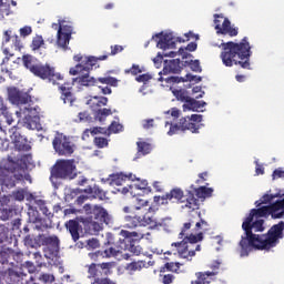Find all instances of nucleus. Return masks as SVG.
Segmentation results:
<instances>
[{
  "mask_svg": "<svg viewBox=\"0 0 284 284\" xmlns=\"http://www.w3.org/2000/svg\"><path fill=\"white\" fill-rule=\"evenodd\" d=\"M12 196L16 201H23V199H26V196H28V191L18 190V191L13 192Z\"/></svg>",
  "mask_w": 284,
  "mask_h": 284,
  "instance_id": "obj_49",
  "label": "nucleus"
},
{
  "mask_svg": "<svg viewBox=\"0 0 284 284\" xmlns=\"http://www.w3.org/2000/svg\"><path fill=\"white\" fill-rule=\"evenodd\" d=\"M40 281H43V283H54V275L42 274Z\"/></svg>",
  "mask_w": 284,
  "mask_h": 284,
  "instance_id": "obj_57",
  "label": "nucleus"
},
{
  "mask_svg": "<svg viewBox=\"0 0 284 284\" xmlns=\"http://www.w3.org/2000/svg\"><path fill=\"white\" fill-rule=\"evenodd\" d=\"M182 68L180 59L164 60V67L162 70L163 74H179Z\"/></svg>",
  "mask_w": 284,
  "mask_h": 284,
  "instance_id": "obj_21",
  "label": "nucleus"
},
{
  "mask_svg": "<svg viewBox=\"0 0 284 284\" xmlns=\"http://www.w3.org/2000/svg\"><path fill=\"white\" fill-rule=\"evenodd\" d=\"M50 243H52V248L54 252H59V237L57 236H51L49 239Z\"/></svg>",
  "mask_w": 284,
  "mask_h": 284,
  "instance_id": "obj_58",
  "label": "nucleus"
},
{
  "mask_svg": "<svg viewBox=\"0 0 284 284\" xmlns=\"http://www.w3.org/2000/svg\"><path fill=\"white\" fill-rule=\"evenodd\" d=\"M209 231L210 224L201 217V212L190 215L179 234V239L182 241L171 244L172 254H178L179 258L192 262L196 252H201V244L199 243L203 241V234Z\"/></svg>",
  "mask_w": 284,
  "mask_h": 284,
  "instance_id": "obj_2",
  "label": "nucleus"
},
{
  "mask_svg": "<svg viewBox=\"0 0 284 284\" xmlns=\"http://www.w3.org/2000/svg\"><path fill=\"white\" fill-rule=\"evenodd\" d=\"M145 267H148V262L143 260L131 262L126 265L128 272H141V270H144Z\"/></svg>",
  "mask_w": 284,
  "mask_h": 284,
  "instance_id": "obj_32",
  "label": "nucleus"
},
{
  "mask_svg": "<svg viewBox=\"0 0 284 284\" xmlns=\"http://www.w3.org/2000/svg\"><path fill=\"white\" fill-rule=\"evenodd\" d=\"M60 90L62 92L63 103H69L70 105H72V91L70 89V84H64L60 88Z\"/></svg>",
  "mask_w": 284,
  "mask_h": 284,
  "instance_id": "obj_36",
  "label": "nucleus"
},
{
  "mask_svg": "<svg viewBox=\"0 0 284 284\" xmlns=\"http://www.w3.org/2000/svg\"><path fill=\"white\" fill-rule=\"evenodd\" d=\"M88 105H90L92 110H98V108H103V105H108V98L95 95L88 101Z\"/></svg>",
  "mask_w": 284,
  "mask_h": 284,
  "instance_id": "obj_29",
  "label": "nucleus"
},
{
  "mask_svg": "<svg viewBox=\"0 0 284 284\" xmlns=\"http://www.w3.org/2000/svg\"><path fill=\"white\" fill-rule=\"evenodd\" d=\"M168 272H174L175 274L181 273V263L179 262H169L165 264Z\"/></svg>",
  "mask_w": 284,
  "mask_h": 284,
  "instance_id": "obj_43",
  "label": "nucleus"
},
{
  "mask_svg": "<svg viewBox=\"0 0 284 284\" xmlns=\"http://www.w3.org/2000/svg\"><path fill=\"white\" fill-rule=\"evenodd\" d=\"M153 39H160L156 43V48H160V50H174L176 48V41L178 43H185V40L183 38H174L172 33H156L153 36Z\"/></svg>",
  "mask_w": 284,
  "mask_h": 284,
  "instance_id": "obj_13",
  "label": "nucleus"
},
{
  "mask_svg": "<svg viewBox=\"0 0 284 284\" xmlns=\"http://www.w3.org/2000/svg\"><path fill=\"white\" fill-rule=\"evenodd\" d=\"M150 128H154V119L144 120L143 129L150 130Z\"/></svg>",
  "mask_w": 284,
  "mask_h": 284,
  "instance_id": "obj_62",
  "label": "nucleus"
},
{
  "mask_svg": "<svg viewBox=\"0 0 284 284\" xmlns=\"http://www.w3.org/2000/svg\"><path fill=\"white\" fill-rule=\"evenodd\" d=\"M77 170L75 166H72V181L73 185H77L78 187L83 186L85 183H88V179L81 173H75L74 171Z\"/></svg>",
  "mask_w": 284,
  "mask_h": 284,
  "instance_id": "obj_31",
  "label": "nucleus"
},
{
  "mask_svg": "<svg viewBox=\"0 0 284 284\" xmlns=\"http://www.w3.org/2000/svg\"><path fill=\"white\" fill-rule=\"evenodd\" d=\"M85 194L89 195V199H99V201H108V191H103L101 186L94 184L83 190Z\"/></svg>",
  "mask_w": 284,
  "mask_h": 284,
  "instance_id": "obj_20",
  "label": "nucleus"
},
{
  "mask_svg": "<svg viewBox=\"0 0 284 284\" xmlns=\"http://www.w3.org/2000/svg\"><path fill=\"white\" fill-rule=\"evenodd\" d=\"M282 176H284V171L281 169H276L273 172V179H282Z\"/></svg>",
  "mask_w": 284,
  "mask_h": 284,
  "instance_id": "obj_63",
  "label": "nucleus"
},
{
  "mask_svg": "<svg viewBox=\"0 0 284 284\" xmlns=\"http://www.w3.org/2000/svg\"><path fill=\"white\" fill-rule=\"evenodd\" d=\"M151 79H152V75L148 73H143L141 75H138L135 78V81H138V83H148V81H150Z\"/></svg>",
  "mask_w": 284,
  "mask_h": 284,
  "instance_id": "obj_52",
  "label": "nucleus"
},
{
  "mask_svg": "<svg viewBox=\"0 0 284 284\" xmlns=\"http://www.w3.org/2000/svg\"><path fill=\"white\" fill-rule=\"evenodd\" d=\"M185 197L183 190L175 187L172 189L169 193L165 195L161 196H154L155 203H159V201L162 200V205L164 203H168V201H176L178 203H183V199Z\"/></svg>",
  "mask_w": 284,
  "mask_h": 284,
  "instance_id": "obj_19",
  "label": "nucleus"
},
{
  "mask_svg": "<svg viewBox=\"0 0 284 284\" xmlns=\"http://www.w3.org/2000/svg\"><path fill=\"white\" fill-rule=\"evenodd\" d=\"M21 37H29V34H32V27H23L20 29Z\"/></svg>",
  "mask_w": 284,
  "mask_h": 284,
  "instance_id": "obj_59",
  "label": "nucleus"
},
{
  "mask_svg": "<svg viewBox=\"0 0 284 284\" xmlns=\"http://www.w3.org/2000/svg\"><path fill=\"white\" fill-rule=\"evenodd\" d=\"M51 28L57 30V45L62 50H68L70 39H72V22L60 20L59 23H52Z\"/></svg>",
  "mask_w": 284,
  "mask_h": 284,
  "instance_id": "obj_11",
  "label": "nucleus"
},
{
  "mask_svg": "<svg viewBox=\"0 0 284 284\" xmlns=\"http://www.w3.org/2000/svg\"><path fill=\"white\" fill-rule=\"evenodd\" d=\"M52 176L55 179H69L72 174V161L59 160L51 171Z\"/></svg>",
  "mask_w": 284,
  "mask_h": 284,
  "instance_id": "obj_16",
  "label": "nucleus"
},
{
  "mask_svg": "<svg viewBox=\"0 0 284 284\" xmlns=\"http://www.w3.org/2000/svg\"><path fill=\"white\" fill-rule=\"evenodd\" d=\"M92 214L95 221L100 223H110V214H108V211L103 209V206H94L92 210Z\"/></svg>",
  "mask_w": 284,
  "mask_h": 284,
  "instance_id": "obj_24",
  "label": "nucleus"
},
{
  "mask_svg": "<svg viewBox=\"0 0 284 284\" xmlns=\"http://www.w3.org/2000/svg\"><path fill=\"white\" fill-rule=\"evenodd\" d=\"M207 103L205 101H199L194 98H190L184 104H183V110L186 112V110L192 111V112H199L201 108H205Z\"/></svg>",
  "mask_w": 284,
  "mask_h": 284,
  "instance_id": "obj_26",
  "label": "nucleus"
},
{
  "mask_svg": "<svg viewBox=\"0 0 284 284\" xmlns=\"http://www.w3.org/2000/svg\"><path fill=\"white\" fill-rule=\"evenodd\" d=\"M148 205H150V202H148V200L136 199L135 210L139 212V214H150V207H148Z\"/></svg>",
  "mask_w": 284,
  "mask_h": 284,
  "instance_id": "obj_35",
  "label": "nucleus"
},
{
  "mask_svg": "<svg viewBox=\"0 0 284 284\" xmlns=\"http://www.w3.org/2000/svg\"><path fill=\"white\" fill-rule=\"evenodd\" d=\"M203 121V115L201 114H192L191 116L181 118L179 123L172 124V122H166L165 125H170V130L168 131L169 136H174L176 132H185L190 131L192 134H199L200 125L196 123H201Z\"/></svg>",
  "mask_w": 284,
  "mask_h": 284,
  "instance_id": "obj_9",
  "label": "nucleus"
},
{
  "mask_svg": "<svg viewBox=\"0 0 284 284\" xmlns=\"http://www.w3.org/2000/svg\"><path fill=\"white\" fill-rule=\"evenodd\" d=\"M103 223L104 222H99L98 220L87 223V227H89L90 234H99V232L103 230Z\"/></svg>",
  "mask_w": 284,
  "mask_h": 284,
  "instance_id": "obj_38",
  "label": "nucleus"
},
{
  "mask_svg": "<svg viewBox=\"0 0 284 284\" xmlns=\"http://www.w3.org/2000/svg\"><path fill=\"white\" fill-rule=\"evenodd\" d=\"M114 267V262H106L102 264H91L89 266V274L97 281V278H102L101 276H110L112 274V268Z\"/></svg>",
  "mask_w": 284,
  "mask_h": 284,
  "instance_id": "obj_17",
  "label": "nucleus"
},
{
  "mask_svg": "<svg viewBox=\"0 0 284 284\" xmlns=\"http://www.w3.org/2000/svg\"><path fill=\"white\" fill-rule=\"evenodd\" d=\"M53 148L60 156L72 154V144L70 142V138L63 135L62 133H57L53 140Z\"/></svg>",
  "mask_w": 284,
  "mask_h": 284,
  "instance_id": "obj_15",
  "label": "nucleus"
},
{
  "mask_svg": "<svg viewBox=\"0 0 284 284\" xmlns=\"http://www.w3.org/2000/svg\"><path fill=\"white\" fill-rule=\"evenodd\" d=\"M191 70L193 72H201V62H199V60H191V62L189 63Z\"/></svg>",
  "mask_w": 284,
  "mask_h": 284,
  "instance_id": "obj_50",
  "label": "nucleus"
},
{
  "mask_svg": "<svg viewBox=\"0 0 284 284\" xmlns=\"http://www.w3.org/2000/svg\"><path fill=\"white\" fill-rule=\"evenodd\" d=\"M129 72H131V74H133L134 77H136V74H141V68L139 67V64H133L131 67V69L129 70Z\"/></svg>",
  "mask_w": 284,
  "mask_h": 284,
  "instance_id": "obj_61",
  "label": "nucleus"
},
{
  "mask_svg": "<svg viewBox=\"0 0 284 284\" xmlns=\"http://www.w3.org/2000/svg\"><path fill=\"white\" fill-rule=\"evenodd\" d=\"M24 68H28L32 74L40 77V79H48L51 83H57V81H63V75L61 73H55L53 68L50 65H34V58L32 55H23L22 58Z\"/></svg>",
  "mask_w": 284,
  "mask_h": 284,
  "instance_id": "obj_8",
  "label": "nucleus"
},
{
  "mask_svg": "<svg viewBox=\"0 0 284 284\" xmlns=\"http://www.w3.org/2000/svg\"><path fill=\"white\" fill-rule=\"evenodd\" d=\"M214 24L217 34H229V37H239V28L232 27L230 19L222 13L214 14Z\"/></svg>",
  "mask_w": 284,
  "mask_h": 284,
  "instance_id": "obj_12",
  "label": "nucleus"
},
{
  "mask_svg": "<svg viewBox=\"0 0 284 284\" xmlns=\"http://www.w3.org/2000/svg\"><path fill=\"white\" fill-rule=\"evenodd\" d=\"M88 132H91L92 136L97 134H105L108 136V129L101 128V126H94L93 129H87L84 131V134H88Z\"/></svg>",
  "mask_w": 284,
  "mask_h": 284,
  "instance_id": "obj_45",
  "label": "nucleus"
},
{
  "mask_svg": "<svg viewBox=\"0 0 284 284\" xmlns=\"http://www.w3.org/2000/svg\"><path fill=\"white\" fill-rule=\"evenodd\" d=\"M119 132H123V125L116 121H113L109 128L106 129V134H119Z\"/></svg>",
  "mask_w": 284,
  "mask_h": 284,
  "instance_id": "obj_40",
  "label": "nucleus"
},
{
  "mask_svg": "<svg viewBox=\"0 0 284 284\" xmlns=\"http://www.w3.org/2000/svg\"><path fill=\"white\" fill-rule=\"evenodd\" d=\"M80 223H83V225H85V217L78 216L74 220H72V239L74 242H77L80 237L79 232H83V226H81Z\"/></svg>",
  "mask_w": 284,
  "mask_h": 284,
  "instance_id": "obj_27",
  "label": "nucleus"
},
{
  "mask_svg": "<svg viewBox=\"0 0 284 284\" xmlns=\"http://www.w3.org/2000/svg\"><path fill=\"white\" fill-rule=\"evenodd\" d=\"M88 199H90V195L89 196L88 195H80L75 200L74 205H78L79 207H81V205H83L88 201Z\"/></svg>",
  "mask_w": 284,
  "mask_h": 284,
  "instance_id": "obj_55",
  "label": "nucleus"
},
{
  "mask_svg": "<svg viewBox=\"0 0 284 284\" xmlns=\"http://www.w3.org/2000/svg\"><path fill=\"white\" fill-rule=\"evenodd\" d=\"M173 282H174V275L172 274H166L162 277L163 284H172Z\"/></svg>",
  "mask_w": 284,
  "mask_h": 284,
  "instance_id": "obj_60",
  "label": "nucleus"
},
{
  "mask_svg": "<svg viewBox=\"0 0 284 284\" xmlns=\"http://www.w3.org/2000/svg\"><path fill=\"white\" fill-rule=\"evenodd\" d=\"M83 210L87 214H92V205H90V204H84L82 209L73 207L72 214H81V212H83Z\"/></svg>",
  "mask_w": 284,
  "mask_h": 284,
  "instance_id": "obj_47",
  "label": "nucleus"
},
{
  "mask_svg": "<svg viewBox=\"0 0 284 284\" xmlns=\"http://www.w3.org/2000/svg\"><path fill=\"white\" fill-rule=\"evenodd\" d=\"M9 14H12V10H10L8 0H0V21L9 17Z\"/></svg>",
  "mask_w": 284,
  "mask_h": 284,
  "instance_id": "obj_37",
  "label": "nucleus"
},
{
  "mask_svg": "<svg viewBox=\"0 0 284 284\" xmlns=\"http://www.w3.org/2000/svg\"><path fill=\"white\" fill-rule=\"evenodd\" d=\"M182 207H186V210H191V212H194V210H199V199H196L194 194L190 193V195L186 197L185 204L182 205Z\"/></svg>",
  "mask_w": 284,
  "mask_h": 284,
  "instance_id": "obj_30",
  "label": "nucleus"
},
{
  "mask_svg": "<svg viewBox=\"0 0 284 284\" xmlns=\"http://www.w3.org/2000/svg\"><path fill=\"white\" fill-rule=\"evenodd\" d=\"M274 199H278L277 201H283L284 191L280 190L275 194L266 193L258 201L255 202V205H256V207H261L262 205H267V203H270V205H272V201H274Z\"/></svg>",
  "mask_w": 284,
  "mask_h": 284,
  "instance_id": "obj_23",
  "label": "nucleus"
},
{
  "mask_svg": "<svg viewBox=\"0 0 284 284\" xmlns=\"http://www.w3.org/2000/svg\"><path fill=\"white\" fill-rule=\"evenodd\" d=\"M173 97L178 99V101H182L185 103L191 97L187 95V91L185 89H174Z\"/></svg>",
  "mask_w": 284,
  "mask_h": 284,
  "instance_id": "obj_39",
  "label": "nucleus"
},
{
  "mask_svg": "<svg viewBox=\"0 0 284 284\" xmlns=\"http://www.w3.org/2000/svg\"><path fill=\"white\" fill-rule=\"evenodd\" d=\"M8 97L13 105H20V111L16 112L17 116L20 118L19 123L23 124L27 130H41L39 108L26 104L27 97L14 87L8 89Z\"/></svg>",
  "mask_w": 284,
  "mask_h": 284,
  "instance_id": "obj_5",
  "label": "nucleus"
},
{
  "mask_svg": "<svg viewBox=\"0 0 284 284\" xmlns=\"http://www.w3.org/2000/svg\"><path fill=\"white\" fill-rule=\"evenodd\" d=\"M123 50H125L123 45L114 44L111 45V52L109 54H104L103 57H116V54L123 52Z\"/></svg>",
  "mask_w": 284,
  "mask_h": 284,
  "instance_id": "obj_46",
  "label": "nucleus"
},
{
  "mask_svg": "<svg viewBox=\"0 0 284 284\" xmlns=\"http://www.w3.org/2000/svg\"><path fill=\"white\" fill-rule=\"evenodd\" d=\"M138 145V152L140 154H150V152H152V144L148 143V142H136Z\"/></svg>",
  "mask_w": 284,
  "mask_h": 284,
  "instance_id": "obj_41",
  "label": "nucleus"
},
{
  "mask_svg": "<svg viewBox=\"0 0 284 284\" xmlns=\"http://www.w3.org/2000/svg\"><path fill=\"white\" fill-rule=\"evenodd\" d=\"M120 236L114 245H106L103 251V256L106 258H112V256H119L123 251L131 252L134 256H141L143 254V247L139 245L143 239H145V233L136 231H125L120 232Z\"/></svg>",
  "mask_w": 284,
  "mask_h": 284,
  "instance_id": "obj_6",
  "label": "nucleus"
},
{
  "mask_svg": "<svg viewBox=\"0 0 284 284\" xmlns=\"http://www.w3.org/2000/svg\"><path fill=\"white\" fill-rule=\"evenodd\" d=\"M163 57H170L171 59H174L176 57V52L170 51V52H159L158 55L153 59V62L156 63H163Z\"/></svg>",
  "mask_w": 284,
  "mask_h": 284,
  "instance_id": "obj_42",
  "label": "nucleus"
},
{
  "mask_svg": "<svg viewBox=\"0 0 284 284\" xmlns=\"http://www.w3.org/2000/svg\"><path fill=\"white\" fill-rule=\"evenodd\" d=\"M93 143H94L95 148H99L100 150L103 148H108V145H109L108 139L102 138V136H95L93 140Z\"/></svg>",
  "mask_w": 284,
  "mask_h": 284,
  "instance_id": "obj_44",
  "label": "nucleus"
},
{
  "mask_svg": "<svg viewBox=\"0 0 284 284\" xmlns=\"http://www.w3.org/2000/svg\"><path fill=\"white\" fill-rule=\"evenodd\" d=\"M112 114V110L111 109H95L93 110V116L97 121H105V119H108V116H110Z\"/></svg>",
  "mask_w": 284,
  "mask_h": 284,
  "instance_id": "obj_33",
  "label": "nucleus"
},
{
  "mask_svg": "<svg viewBox=\"0 0 284 284\" xmlns=\"http://www.w3.org/2000/svg\"><path fill=\"white\" fill-rule=\"evenodd\" d=\"M222 52L220 58L223 65L232 68L233 65H240L243 70H252L250 63V57H252V47L247 41V37H244L241 42H223L221 44Z\"/></svg>",
  "mask_w": 284,
  "mask_h": 284,
  "instance_id": "obj_4",
  "label": "nucleus"
},
{
  "mask_svg": "<svg viewBox=\"0 0 284 284\" xmlns=\"http://www.w3.org/2000/svg\"><path fill=\"white\" fill-rule=\"evenodd\" d=\"M136 175L129 173L124 174L123 172L120 173H112L108 176V179H102L103 183H109V185H123L125 181H134Z\"/></svg>",
  "mask_w": 284,
  "mask_h": 284,
  "instance_id": "obj_18",
  "label": "nucleus"
},
{
  "mask_svg": "<svg viewBox=\"0 0 284 284\" xmlns=\"http://www.w3.org/2000/svg\"><path fill=\"white\" fill-rule=\"evenodd\" d=\"M271 216L272 219H284V199L276 200L266 206H257V209H252L248 216L244 220V227H247L254 219H263Z\"/></svg>",
  "mask_w": 284,
  "mask_h": 284,
  "instance_id": "obj_7",
  "label": "nucleus"
},
{
  "mask_svg": "<svg viewBox=\"0 0 284 284\" xmlns=\"http://www.w3.org/2000/svg\"><path fill=\"white\" fill-rule=\"evenodd\" d=\"M41 45H43V37L41 36L34 37L31 44L32 50H39Z\"/></svg>",
  "mask_w": 284,
  "mask_h": 284,
  "instance_id": "obj_48",
  "label": "nucleus"
},
{
  "mask_svg": "<svg viewBox=\"0 0 284 284\" xmlns=\"http://www.w3.org/2000/svg\"><path fill=\"white\" fill-rule=\"evenodd\" d=\"M106 245H116V237H114V234L106 233V241L104 242V246Z\"/></svg>",
  "mask_w": 284,
  "mask_h": 284,
  "instance_id": "obj_53",
  "label": "nucleus"
},
{
  "mask_svg": "<svg viewBox=\"0 0 284 284\" xmlns=\"http://www.w3.org/2000/svg\"><path fill=\"white\" fill-rule=\"evenodd\" d=\"M166 83H185V81L194 82V83H201L202 78L199 75H192V74H186L185 78H180V77H168L164 79Z\"/></svg>",
  "mask_w": 284,
  "mask_h": 284,
  "instance_id": "obj_25",
  "label": "nucleus"
},
{
  "mask_svg": "<svg viewBox=\"0 0 284 284\" xmlns=\"http://www.w3.org/2000/svg\"><path fill=\"white\" fill-rule=\"evenodd\" d=\"M92 284H116L108 277L95 278Z\"/></svg>",
  "mask_w": 284,
  "mask_h": 284,
  "instance_id": "obj_56",
  "label": "nucleus"
},
{
  "mask_svg": "<svg viewBox=\"0 0 284 284\" xmlns=\"http://www.w3.org/2000/svg\"><path fill=\"white\" fill-rule=\"evenodd\" d=\"M73 61L78 63L72 70V75L75 77L72 79L73 85H78L79 88H90L91 85H99V83L111 85L112 88L119 85V80H116V78L104 77L94 79L93 77H90V72L94 70L99 61H108V55L88 57L77 54L73 57Z\"/></svg>",
  "mask_w": 284,
  "mask_h": 284,
  "instance_id": "obj_3",
  "label": "nucleus"
},
{
  "mask_svg": "<svg viewBox=\"0 0 284 284\" xmlns=\"http://www.w3.org/2000/svg\"><path fill=\"white\" fill-rule=\"evenodd\" d=\"M214 192V189L207 186H200L195 189V195L197 199H210Z\"/></svg>",
  "mask_w": 284,
  "mask_h": 284,
  "instance_id": "obj_34",
  "label": "nucleus"
},
{
  "mask_svg": "<svg viewBox=\"0 0 284 284\" xmlns=\"http://www.w3.org/2000/svg\"><path fill=\"white\" fill-rule=\"evenodd\" d=\"M1 114H3L8 125H12V123L14 122V120L12 119V115L10 113H8V109H1Z\"/></svg>",
  "mask_w": 284,
  "mask_h": 284,
  "instance_id": "obj_54",
  "label": "nucleus"
},
{
  "mask_svg": "<svg viewBox=\"0 0 284 284\" xmlns=\"http://www.w3.org/2000/svg\"><path fill=\"white\" fill-rule=\"evenodd\" d=\"M156 209L154 206H149V213H135L133 215H126L124 217L125 227L129 230H134L135 227H146V225H156V220H154V213Z\"/></svg>",
  "mask_w": 284,
  "mask_h": 284,
  "instance_id": "obj_10",
  "label": "nucleus"
},
{
  "mask_svg": "<svg viewBox=\"0 0 284 284\" xmlns=\"http://www.w3.org/2000/svg\"><path fill=\"white\" fill-rule=\"evenodd\" d=\"M100 246L99 240L92 237L90 240L87 241V247L91 248V250H97V247Z\"/></svg>",
  "mask_w": 284,
  "mask_h": 284,
  "instance_id": "obj_51",
  "label": "nucleus"
},
{
  "mask_svg": "<svg viewBox=\"0 0 284 284\" xmlns=\"http://www.w3.org/2000/svg\"><path fill=\"white\" fill-rule=\"evenodd\" d=\"M133 181L135 182L129 185L130 190H132V187H135V190H141L142 192H144V194H150V192H152V187L148 185V180H141L135 178Z\"/></svg>",
  "mask_w": 284,
  "mask_h": 284,
  "instance_id": "obj_28",
  "label": "nucleus"
},
{
  "mask_svg": "<svg viewBox=\"0 0 284 284\" xmlns=\"http://www.w3.org/2000/svg\"><path fill=\"white\" fill-rule=\"evenodd\" d=\"M265 220H257L250 222L245 226V222L242 223V230L244 234L241 236L240 245V256H250L252 250H272L276 247L280 243V239H284V222L280 221L277 224L273 225L266 234H254V232H263L265 230Z\"/></svg>",
  "mask_w": 284,
  "mask_h": 284,
  "instance_id": "obj_1",
  "label": "nucleus"
},
{
  "mask_svg": "<svg viewBox=\"0 0 284 284\" xmlns=\"http://www.w3.org/2000/svg\"><path fill=\"white\" fill-rule=\"evenodd\" d=\"M79 119H80V121H88L90 119V113H88L87 111L80 112Z\"/></svg>",
  "mask_w": 284,
  "mask_h": 284,
  "instance_id": "obj_64",
  "label": "nucleus"
},
{
  "mask_svg": "<svg viewBox=\"0 0 284 284\" xmlns=\"http://www.w3.org/2000/svg\"><path fill=\"white\" fill-rule=\"evenodd\" d=\"M211 272H197L195 273L196 280L192 281L191 284H210L212 281H214V276L219 274V270H221V262L213 261L209 265Z\"/></svg>",
  "mask_w": 284,
  "mask_h": 284,
  "instance_id": "obj_14",
  "label": "nucleus"
},
{
  "mask_svg": "<svg viewBox=\"0 0 284 284\" xmlns=\"http://www.w3.org/2000/svg\"><path fill=\"white\" fill-rule=\"evenodd\" d=\"M11 143H13L14 148L17 150H28V146L26 145V139L21 136V133L17 130V128H12L9 130Z\"/></svg>",
  "mask_w": 284,
  "mask_h": 284,
  "instance_id": "obj_22",
  "label": "nucleus"
}]
</instances>
